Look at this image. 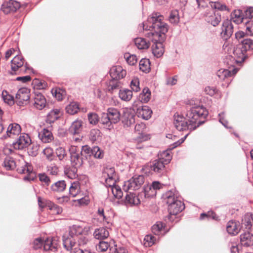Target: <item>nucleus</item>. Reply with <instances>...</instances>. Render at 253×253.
<instances>
[{
  "label": "nucleus",
  "instance_id": "10",
  "mask_svg": "<svg viewBox=\"0 0 253 253\" xmlns=\"http://www.w3.org/2000/svg\"><path fill=\"white\" fill-rule=\"evenodd\" d=\"M166 165L164 162L157 159L149 162L147 167L152 173L160 176L166 172Z\"/></svg>",
  "mask_w": 253,
  "mask_h": 253
},
{
  "label": "nucleus",
  "instance_id": "8",
  "mask_svg": "<svg viewBox=\"0 0 253 253\" xmlns=\"http://www.w3.org/2000/svg\"><path fill=\"white\" fill-rule=\"evenodd\" d=\"M144 182V177L143 175H135L124 182L123 190L125 192H127L128 190H136L141 187Z\"/></svg>",
  "mask_w": 253,
  "mask_h": 253
},
{
  "label": "nucleus",
  "instance_id": "1",
  "mask_svg": "<svg viewBox=\"0 0 253 253\" xmlns=\"http://www.w3.org/2000/svg\"><path fill=\"white\" fill-rule=\"evenodd\" d=\"M163 17L159 13H152L145 22H143V30L150 31L145 34L146 37L153 43L152 51L157 58L161 57L164 53L163 42L165 39V34L168 31V25L163 22Z\"/></svg>",
  "mask_w": 253,
  "mask_h": 253
},
{
  "label": "nucleus",
  "instance_id": "45",
  "mask_svg": "<svg viewBox=\"0 0 253 253\" xmlns=\"http://www.w3.org/2000/svg\"><path fill=\"white\" fill-rule=\"evenodd\" d=\"M241 44L240 45L243 51L247 52L248 50L253 49V40L250 39H244L241 41Z\"/></svg>",
  "mask_w": 253,
  "mask_h": 253
},
{
  "label": "nucleus",
  "instance_id": "46",
  "mask_svg": "<svg viewBox=\"0 0 253 253\" xmlns=\"http://www.w3.org/2000/svg\"><path fill=\"white\" fill-rule=\"evenodd\" d=\"M80 192V185L79 182H74L69 187V193L73 197L76 196Z\"/></svg>",
  "mask_w": 253,
  "mask_h": 253
},
{
  "label": "nucleus",
  "instance_id": "26",
  "mask_svg": "<svg viewBox=\"0 0 253 253\" xmlns=\"http://www.w3.org/2000/svg\"><path fill=\"white\" fill-rule=\"evenodd\" d=\"M46 99L44 96L41 93L35 94L34 97V106L38 110H42L45 107Z\"/></svg>",
  "mask_w": 253,
  "mask_h": 253
},
{
  "label": "nucleus",
  "instance_id": "3",
  "mask_svg": "<svg viewBox=\"0 0 253 253\" xmlns=\"http://www.w3.org/2000/svg\"><path fill=\"white\" fill-rule=\"evenodd\" d=\"M121 114L119 110L114 107H109L106 112L102 113L100 117V123L109 130L113 128L114 125L121 120Z\"/></svg>",
  "mask_w": 253,
  "mask_h": 253
},
{
  "label": "nucleus",
  "instance_id": "17",
  "mask_svg": "<svg viewBox=\"0 0 253 253\" xmlns=\"http://www.w3.org/2000/svg\"><path fill=\"white\" fill-rule=\"evenodd\" d=\"M17 171L20 173L27 174L23 178L25 180L31 181L34 179L35 174L33 172V167L30 164L26 163L24 166L19 168Z\"/></svg>",
  "mask_w": 253,
  "mask_h": 253
},
{
  "label": "nucleus",
  "instance_id": "56",
  "mask_svg": "<svg viewBox=\"0 0 253 253\" xmlns=\"http://www.w3.org/2000/svg\"><path fill=\"white\" fill-rule=\"evenodd\" d=\"M2 96L4 102L7 103L9 105L14 104V98L12 96L7 93L6 91H3L2 93Z\"/></svg>",
  "mask_w": 253,
  "mask_h": 253
},
{
  "label": "nucleus",
  "instance_id": "34",
  "mask_svg": "<svg viewBox=\"0 0 253 253\" xmlns=\"http://www.w3.org/2000/svg\"><path fill=\"white\" fill-rule=\"evenodd\" d=\"M11 62L12 70L16 71L24 65V59L21 56L16 55L11 61Z\"/></svg>",
  "mask_w": 253,
  "mask_h": 253
},
{
  "label": "nucleus",
  "instance_id": "60",
  "mask_svg": "<svg viewBox=\"0 0 253 253\" xmlns=\"http://www.w3.org/2000/svg\"><path fill=\"white\" fill-rule=\"evenodd\" d=\"M90 241L88 237L84 236H81L78 237V246H84L89 243Z\"/></svg>",
  "mask_w": 253,
  "mask_h": 253
},
{
  "label": "nucleus",
  "instance_id": "6",
  "mask_svg": "<svg viewBox=\"0 0 253 253\" xmlns=\"http://www.w3.org/2000/svg\"><path fill=\"white\" fill-rule=\"evenodd\" d=\"M59 246L58 239L57 237L47 238L44 241L41 238L36 239L33 242V248L35 250L41 249L43 247L45 251H55Z\"/></svg>",
  "mask_w": 253,
  "mask_h": 253
},
{
  "label": "nucleus",
  "instance_id": "23",
  "mask_svg": "<svg viewBox=\"0 0 253 253\" xmlns=\"http://www.w3.org/2000/svg\"><path fill=\"white\" fill-rule=\"evenodd\" d=\"M242 229L239 221L235 220L229 221L226 226L227 232L232 235H237Z\"/></svg>",
  "mask_w": 253,
  "mask_h": 253
},
{
  "label": "nucleus",
  "instance_id": "57",
  "mask_svg": "<svg viewBox=\"0 0 253 253\" xmlns=\"http://www.w3.org/2000/svg\"><path fill=\"white\" fill-rule=\"evenodd\" d=\"M97 213L99 218L102 220V221L106 222L107 224L109 223L110 221L109 218L106 216L104 212V209L102 208H98Z\"/></svg>",
  "mask_w": 253,
  "mask_h": 253
},
{
  "label": "nucleus",
  "instance_id": "21",
  "mask_svg": "<svg viewBox=\"0 0 253 253\" xmlns=\"http://www.w3.org/2000/svg\"><path fill=\"white\" fill-rule=\"evenodd\" d=\"M20 7V3L14 0H10L8 2L2 4L1 10L5 13L8 14L10 12L16 11Z\"/></svg>",
  "mask_w": 253,
  "mask_h": 253
},
{
  "label": "nucleus",
  "instance_id": "37",
  "mask_svg": "<svg viewBox=\"0 0 253 253\" xmlns=\"http://www.w3.org/2000/svg\"><path fill=\"white\" fill-rule=\"evenodd\" d=\"M77 167L72 166L64 168V173L70 179H75L77 176Z\"/></svg>",
  "mask_w": 253,
  "mask_h": 253
},
{
  "label": "nucleus",
  "instance_id": "38",
  "mask_svg": "<svg viewBox=\"0 0 253 253\" xmlns=\"http://www.w3.org/2000/svg\"><path fill=\"white\" fill-rule=\"evenodd\" d=\"M172 159L171 152L169 150L164 151L158 154V160H160L166 165L170 163Z\"/></svg>",
  "mask_w": 253,
  "mask_h": 253
},
{
  "label": "nucleus",
  "instance_id": "62",
  "mask_svg": "<svg viewBox=\"0 0 253 253\" xmlns=\"http://www.w3.org/2000/svg\"><path fill=\"white\" fill-rule=\"evenodd\" d=\"M156 238L152 235H147L144 238V244L146 246H152L156 242Z\"/></svg>",
  "mask_w": 253,
  "mask_h": 253
},
{
  "label": "nucleus",
  "instance_id": "43",
  "mask_svg": "<svg viewBox=\"0 0 253 253\" xmlns=\"http://www.w3.org/2000/svg\"><path fill=\"white\" fill-rule=\"evenodd\" d=\"M80 109L79 104L76 102H72L66 107V111L68 114L74 115L77 113Z\"/></svg>",
  "mask_w": 253,
  "mask_h": 253
},
{
  "label": "nucleus",
  "instance_id": "41",
  "mask_svg": "<svg viewBox=\"0 0 253 253\" xmlns=\"http://www.w3.org/2000/svg\"><path fill=\"white\" fill-rule=\"evenodd\" d=\"M88 137L89 140L92 143L99 141L101 137V132L98 129H92L89 132Z\"/></svg>",
  "mask_w": 253,
  "mask_h": 253
},
{
  "label": "nucleus",
  "instance_id": "4",
  "mask_svg": "<svg viewBox=\"0 0 253 253\" xmlns=\"http://www.w3.org/2000/svg\"><path fill=\"white\" fill-rule=\"evenodd\" d=\"M163 198L168 204V211L171 215H176L185 208L184 204L175 197L174 192L171 190L164 194Z\"/></svg>",
  "mask_w": 253,
  "mask_h": 253
},
{
  "label": "nucleus",
  "instance_id": "19",
  "mask_svg": "<svg viewBox=\"0 0 253 253\" xmlns=\"http://www.w3.org/2000/svg\"><path fill=\"white\" fill-rule=\"evenodd\" d=\"M238 71L237 68L229 67L228 69H221L217 72V76L220 80H225L228 77L236 74Z\"/></svg>",
  "mask_w": 253,
  "mask_h": 253
},
{
  "label": "nucleus",
  "instance_id": "7",
  "mask_svg": "<svg viewBox=\"0 0 253 253\" xmlns=\"http://www.w3.org/2000/svg\"><path fill=\"white\" fill-rule=\"evenodd\" d=\"M173 118V125L178 131L189 130V132H191L196 129V126L189 122L187 118H185L178 114L174 115Z\"/></svg>",
  "mask_w": 253,
  "mask_h": 253
},
{
  "label": "nucleus",
  "instance_id": "59",
  "mask_svg": "<svg viewBox=\"0 0 253 253\" xmlns=\"http://www.w3.org/2000/svg\"><path fill=\"white\" fill-rule=\"evenodd\" d=\"M130 86L133 91L135 92H138L139 91L140 88L139 87V81L138 79L136 78H133L130 82Z\"/></svg>",
  "mask_w": 253,
  "mask_h": 253
},
{
  "label": "nucleus",
  "instance_id": "54",
  "mask_svg": "<svg viewBox=\"0 0 253 253\" xmlns=\"http://www.w3.org/2000/svg\"><path fill=\"white\" fill-rule=\"evenodd\" d=\"M28 153L29 155L36 156L38 153L39 146L37 144L32 143L28 147Z\"/></svg>",
  "mask_w": 253,
  "mask_h": 253
},
{
  "label": "nucleus",
  "instance_id": "52",
  "mask_svg": "<svg viewBox=\"0 0 253 253\" xmlns=\"http://www.w3.org/2000/svg\"><path fill=\"white\" fill-rule=\"evenodd\" d=\"M124 57L128 64L133 66L136 63L137 58L136 55L134 54H130L129 53H126L124 55Z\"/></svg>",
  "mask_w": 253,
  "mask_h": 253
},
{
  "label": "nucleus",
  "instance_id": "27",
  "mask_svg": "<svg viewBox=\"0 0 253 253\" xmlns=\"http://www.w3.org/2000/svg\"><path fill=\"white\" fill-rule=\"evenodd\" d=\"M21 132V126L16 123L10 124L7 129L6 135H4V138L7 136L13 138L15 135H18Z\"/></svg>",
  "mask_w": 253,
  "mask_h": 253
},
{
  "label": "nucleus",
  "instance_id": "64",
  "mask_svg": "<svg viewBox=\"0 0 253 253\" xmlns=\"http://www.w3.org/2000/svg\"><path fill=\"white\" fill-rule=\"evenodd\" d=\"M89 168L91 169H95L99 166V163L94 158H89L87 161Z\"/></svg>",
  "mask_w": 253,
  "mask_h": 253
},
{
  "label": "nucleus",
  "instance_id": "42",
  "mask_svg": "<svg viewBox=\"0 0 253 253\" xmlns=\"http://www.w3.org/2000/svg\"><path fill=\"white\" fill-rule=\"evenodd\" d=\"M221 20V15L218 13H214L207 17V21L213 26L215 27L218 25Z\"/></svg>",
  "mask_w": 253,
  "mask_h": 253
},
{
  "label": "nucleus",
  "instance_id": "2",
  "mask_svg": "<svg viewBox=\"0 0 253 253\" xmlns=\"http://www.w3.org/2000/svg\"><path fill=\"white\" fill-rule=\"evenodd\" d=\"M223 48L229 54L224 62L230 66L234 67L235 63H241L246 57V52L243 51V49L240 46L235 47L232 45L224 43Z\"/></svg>",
  "mask_w": 253,
  "mask_h": 253
},
{
  "label": "nucleus",
  "instance_id": "9",
  "mask_svg": "<svg viewBox=\"0 0 253 253\" xmlns=\"http://www.w3.org/2000/svg\"><path fill=\"white\" fill-rule=\"evenodd\" d=\"M135 111L132 108L126 107L123 109L121 119L125 127H129L135 123Z\"/></svg>",
  "mask_w": 253,
  "mask_h": 253
},
{
  "label": "nucleus",
  "instance_id": "40",
  "mask_svg": "<svg viewBox=\"0 0 253 253\" xmlns=\"http://www.w3.org/2000/svg\"><path fill=\"white\" fill-rule=\"evenodd\" d=\"M164 226L161 221L157 222L152 227V231L156 235H164L166 232H164Z\"/></svg>",
  "mask_w": 253,
  "mask_h": 253
},
{
  "label": "nucleus",
  "instance_id": "63",
  "mask_svg": "<svg viewBox=\"0 0 253 253\" xmlns=\"http://www.w3.org/2000/svg\"><path fill=\"white\" fill-rule=\"evenodd\" d=\"M211 6L212 8L220 11L228 10V8L225 4H223L219 2H212Z\"/></svg>",
  "mask_w": 253,
  "mask_h": 253
},
{
  "label": "nucleus",
  "instance_id": "24",
  "mask_svg": "<svg viewBox=\"0 0 253 253\" xmlns=\"http://www.w3.org/2000/svg\"><path fill=\"white\" fill-rule=\"evenodd\" d=\"M240 243L244 247L253 246V234L250 231H246L240 235Z\"/></svg>",
  "mask_w": 253,
  "mask_h": 253
},
{
  "label": "nucleus",
  "instance_id": "13",
  "mask_svg": "<svg viewBox=\"0 0 253 253\" xmlns=\"http://www.w3.org/2000/svg\"><path fill=\"white\" fill-rule=\"evenodd\" d=\"M30 91L27 88H20L16 94V102L18 106H22L29 102Z\"/></svg>",
  "mask_w": 253,
  "mask_h": 253
},
{
  "label": "nucleus",
  "instance_id": "51",
  "mask_svg": "<svg viewBox=\"0 0 253 253\" xmlns=\"http://www.w3.org/2000/svg\"><path fill=\"white\" fill-rule=\"evenodd\" d=\"M169 20L172 24H177L179 21L178 11L176 10L171 11L169 17Z\"/></svg>",
  "mask_w": 253,
  "mask_h": 253
},
{
  "label": "nucleus",
  "instance_id": "22",
  "mask_svg": "<svg viewBox=\"0 0 253 253\" xmlns=\"http://www.w3.org/2000/svg\"><path fill=\"white\" fill-rule=\"evenodd\" d=\"M241 224L243 230L250 231L253 226V214L249 212L246 213L242 218Z\"/></svg>",
  "mask_w": 253,
  "mask_h": 253
},
{
  "label": "nucleus",
  "instance_id": "39",
  "mask_svg": "<svg viewBox=\"0 0 253 253\" xmlns=\"http://www.w3.org/2000/svg\"><path fill=\"white\" fill-rule=\"evenodd\" d=\"M66 187V183L64 180H59L51 185V189L56 192H63Z\"/></svg>",
  "mask_w": 253,
  "mask_h": 253
},
{
  "label": "nucleus",
  "instance_id": "55",
  "mask_svg": "<svg viewBox=\"0 0 253 253\" xmlns=\"http://www.w3.org/2000/svg\"><path fill=\"white\" fill-rule=\"evenodd\" d=\"M110 244L108 242L105 241H100L96 246V250L98 252H104L106 251L109 247Z\"/></svg>",
  "mask_w": 253,
  "mask_h": 253
},
{
  "label": "nucleus",
  "instance_id": "16",
  "mask_svg": "<svg viewBox=\"0 0 253 253\" xmlns=\"http://www.w3.org/2000/svg\"><path fill=\"white\" fill-rule=\"evenodd\" d=\"M233 29L234 27L231 20H224L221 27V36L226 40L229 38L233 33Z\"/></svg>",
  "mask_w": 253,
  "mask_h": 253
},
{
  "label": "nucleus",
  "instance_id": "29",
  "mask_svg": "<svg viewBox=\"0 0 253 253\" xmlns=\"http://www.w3.org/2000/svg\"><path fill=\"white\" fill-rule=\"evenodd\" d=\"M109 236L108 229L104 227H100L95 229L93 232L94 237L98 240H104L107 238Z\"/></svg>",
  "mask_w": 253,
  "mask_h": 253
},
{
  "label": "nucleus",
  "instance_id": "20",
  "mask_svg": "<svg viewBox=\"0 0 253 253\" xmlns=\"http://www.w3.org/2000/svg\"><path fill=\"white\" fill-rule=\"evenodd\" d=\"M126 71L120 66H113L110 70V76L114 80L124 78L126 76Z\"/></svg>",
  "mask_w": 253,
  "mask_h": 253
},
{
  "label": "nucleus",
  "instance_id": "11",
  "mask_svg": "<svg viewBox=\"0 0 253 253\" xmlns=\"http://www.w3.org/2000/svg\"><path fill=\"white\" fill-rule=\"evenodd\" d=\"M91 226L75 224L70 227L68 235L78 238L82 235H87L90 232Z\"/></svg>",
  "mask_w": 253,
  "mask_h": 253
},
{
  "label": "nucleus",
  "instance_id": "28",
  "mask_svg": "<svg viewBox=\"0 0 253 253\" xmlns=\"http://www.w3.org/2000/svg\"><path fill=\"white\" fill-rule=\"evenodd\" d=\"M81 155L82 152H80V151L72 152L71 153L70 158L72 166L78 167L83 165V160Z\"/></svg>",
  "mask_w": 253,
  "mask_h": 253
},
{
  "label": "nucleus",
  "instance_id": "14",
  "mask_svg": "<svg viewBox=\"0 0 253 253\" xmlns=\"http://www.w3.org/2000/svg\"><path fill=\"white\" fill-rule=\"evenodd\" d=\"M31 144V139L28 134H21L12 145L15 149L20 150L28 147Z\"/></svg>",
  "mask_w": 253,
  "mask_h": 253
},
{
  "label": "nucleus",
  "instance_id": "18",
  "mask_svg": "<svg viewBox=\"0 0 253 253\" xmlns=\"http://www.w3.org/2000/svg\"><path fill=\"white\" fill-rule=\"evenodd\" d=\"M139 195H137L133 192H129L125 196V204L126 206H137L140 204Z\"/></svg>",
  "mask_w": 253,
  "mask_h": 253
},
{
  "label": "nucleus",
  "instance_id": "48",
  "mask_svg": "<svg viewBox=\"0 0 253 253\" xmlns=\"http://www.w3.org/2000/svg\"><path fill=\"white\" fill-rule=\"evenodd\" d=\"M92 156L94 159H102L104 157V151L101 149L98 146H95L92 147Z\"/></svg>",
  "mask_w": 253,
  "mask_h": 253
},
{
  "label": "nucleus",
  "instance_id": "25",
  "mask_svg": "<svg viewBox=\"0 0 253 253\" xmlns=\"http://www.w3.org/2000/svg\"><path fill=\"white\" fill-rule=\"evenodd\" d=\"M152 111L147 106H142L137 109L136 114L139 118L145 120H149L152 116Z\"/></svg>",
  "mask_w": 253,
  "mask_h": 253
},
{
  "label": "nucleus",
  "instance_id": "32",
  "mask_svg": "<svg viewBox=\"0 0 253 253\" xmlns=\"http://www.w3.org/2000/svg\"><path fill=\"white\" fill-rule=\"evenodd\" d=\"M62 112L58 108L54 109L50 111L46 117V122L51 124L58 119L62 115Z\"/></svg>",
  "mask_w": 253,
  "mask_h": 253
},
{
  "label": "nucleus",
  "instance_id": "30",
  "mask_svg": "<svg viewBox=\"0 0 253 253\" xmlns=\"http://www.w3.org/2000/svg\"><path fill=\"white\" fill-rule=\"evenodd\" d=\"M134 42L138 49L140 50L147 49L150 46V41L143 38H135L134 40Z\"/></svg>",
  "mask_w": 253,
  "mask_h": 253
},
{
  "label": "nucleus",
  "instance_id": "49",
  "mask_svg": "<svg viewBox=\"0 0 253 253\" xmlns=\"http://www.w3.org/2000/svg\"><path fill=\"white\" fill-rule=\"evenodd\" d=\"M3 166L6 170L13 169L16 168V163L13 158L6 157L3 162Z\"/></svg>",
  "mask_w": 253,
  "mask_h": 253
},
{
  "label": "nucleus",
  "instance_id": "47",
  "mask_svg": "<svg viewBox=\"0 0 253 253\" xmlns=\"http://www.w3.org/2000/svg\"><path fill=\"white\" fill-rule=\"evenodd\" d=\"M139 69L143 72H149L150 70V63L148 59H142L139 62Z\"/></svg>",
  "mask_w": 253,
  "mask_h": 253
},
{
  "label": "nucleus",
  "instance_id": "58",
  "mask_svg": "<svg viewBox=\"0 0 253 253\" xmlns=\"http://www.w3.org/2000/svg\"><path fill=\"white\" fill-rule=\"evenodd\" d=\"M39 180L43 185L48 186L50 183L49 177L44 173L39 174Z\"/></svg>",
  "mask_w": 253,
  "mask_h": 253
},
{
  "label": "nucleus",
  "instance_id": "33",
  "mask_svg": "<svg viewBox=\"0 0 253 253\" xmlns=\"http://www.w3.org/2000/svg\"><path fill=\"white\" fill-rule=\"evenodd\" d=\"M232 20L237 24L243 23H245L247 18H245L242 11L240 10H235L232 15Z\"/></svg>",
  "mask_w": 253,
  "mask_h": 253
},
{
  "label": "nucleus",
  "instance_id": "15",
  "mask_svg": "<svg viewBox=\"0 0 253 253\" xmlns=\"http://www.w3.org/2000/svg\"><path fill=\"white\" fill-rule=\"evenodd\" d=\"M63 246L65 249L68 251L74 250L78 248L77 244L78 238L71 236L68 234H65L62 237Z\"/></svg>",
  "mask_w": 253,
  "mask_h": 253
},
{
  "label": "nucleus",
  "instance_id": "35",
  "mask_svg": "<svg viewBox=\"0 0 253 253\" xmlns=\"http://www.w3.org/2000/svg\"><path fill=\"white\" fill-rule=\"evenodd\" d=\"M82 125L83 122L81 120L75 121L69 128L70 132L73 135L79 134L82 131Z\"/></svg>",
  "mask_w": 253,
  "mask_h": 253
},
{
  "label": "nucleus",
  "instance_id": "53",
  "mask_svg": "<svg viewBox=\"0 0 253 253\" xmlns=\"http://www.w3.org/2000/svg\"><path fill=\"white\" fill-rule=\"evenodd\" d=\"M88 120L90 124L95 125L99 121L100 122L98 115L95 113H89L88 114Z\"/></svg>",
  "mask_w": 253,
  "mask_h": 253
},
{
  "label": "nucleus",
  "instance_id": "61",
  "mask_svg": "<svg viewBox=\"0 0 253 253\" xmlns=\"http://www.w3.org/2000/svg\"><path fill=\"white\" fill-rule=\"evenodd\" d=\"M246 34L251 36H253V21H247L245 22Z\"/></svg>",
  "mask_w": 253,
  "mask_h": 253
},
{
  "label": "nucleus",
  "instance_id": "12",
  "mask_svg": "<svg viewBox=\"0 0 253 253\" xmlns=\"http://www.w3.org/2000/svg\"><path fill=\"white\" fill-rule=\"evenodd\" d=\"M103 176L106 187L113 186L115 184L117 178L115 168L109 166L106 167L104 170Z\"/></svg>",
  "mask_w": 253,
  "mask_h": 253
},
{
  "label": "nucleus",
  "instance_id": "44",
  "mask_svg": "<svg viewBox=\"0 0 253 253\" xmlns=\"http://www.w3.org/2000/svg\"><path fill=\"white\" fill-rule=\"evenodd\" d=\"M150 96L151 92L150 89L147 87H145L139 95L138 99L141 102L147 103L150 100Z\"/></svg>",
  "mask_w": 253,
  "mask_h": 253
},
{
  "label": "nucleus",
  "instance_id": "31",
  "mask_svg": "<svg viewBox=\"0 0 253 253\" xmlns=\"http://www.w3.org/2000/svg\"><path fill=\"white\" fill-rule=\"evenodd\" d=\"M38 136L43 143H49L53 140L52 133L47 129L43 128L39 133Z\"/></svg>",
  "mask_w": 253,
  "mask_h": 253
},
{
  "label": "nucleus",
  "instance_id": "36",
  "mask_svg": "<svg viewBox=\"0 0 253 253\" xmlns=\"http://www.w3.org/2000/svg\"><path fill=\"white\" fill-rule=\"evenodd\" d=\"M119 96L121 100L127 102L131 100L132 97V92L131 90L126 88L120 89Z\"/></svg>",
  "mask_w": 253,
  "mask_h": 253
},
{
  "label": "nucleus",
  "instance_id": "5",
  "mask_svg": "<svg viewBox=\"0 0 253 253\" xmlns=\"http://www.w3.org/2000/svg\"><path fill=\"white\" fill-rule=\"evenodd\" d=\"M208 115V111L202 105H196L191 107L186 113V117L189 122L196 126V128L204 123V121H198L200 119H205Z\"/></svg>",
  "mask_w": 253,
  "mask_h": 253
},
{
  "label": "nucleus",
  "instance_id": "50",
  "mask_svg": "<svg viewBox=\"0 0 253 253\" xmlns=\"http://www.w3.org/2000/svg\"><path fill=\"white\" fill-rule=\"evenodd\" d=\"M108 187L110 188L112 193L115 198L118 199L122 198L123 193L121 188L119 186L114 184L113 186Z\"/></svg>",
  "mask_w": 253,
  "mask_h": 253
}]
</instances>
